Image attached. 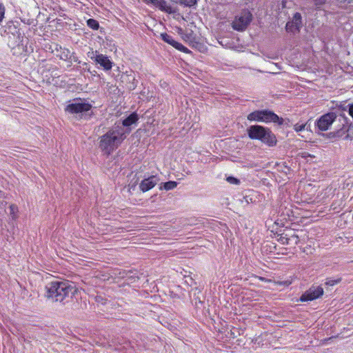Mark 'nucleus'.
Wrapping results in <instances>:
<instances>
[{"instance_id": "nucleus-26", "label": "nucleus", "mask_w": 353, "mask_h": 353, "mask_svg": "<svg viewBox=\"0 0 353 353\" xmlns=\"http://www.w3.org/2000/svg\"><path fill=\"white\" fill-rule=\"evenodd\" d=\"M339 6L343 8L348 4L353 3V0H336Z\"/></svg>"}, {"instance_id": "nucleus-38", "label": "nucleus", "mask_w": 353, "mask_h": 353, "mask_svg": "<svg viewBox=\"0 0 353 353\" xmlns=\"http://www.w3.org/2000/svg\"><path fill=\"white\" fill-rule=\"evenodd\" d=\"M244 199L247 203H249L250 201H252V199H249L248 196H245Z\"/></svg>"}, {"instance_id": "nucleus-30", "label": "nucleus", "mask_w": 353, "mask_h": 353, "mask_svg": "<svg viewBox=\"0 0 353 353\" xmlns=\"http://www.w3.org/2000/svg\"><path fill=\"white\" fill-rule=\"evenodd\" d=\"M96 301L97 303H101L102 305H104L106 303V299H105L102 296H97Z\"/></svg>"}, {"instance_id": "nucleus-29", "label": "nucleus", "mask_w": 353, "mask_h": 353, "mask_svg": "<svg viewBox=\"0 0 353 353\" xmlns=\"http://www.w3.org/2000/svg\"><path fill=\"white\" fill-rule=\"evenodd\" d=\"M288 239H290V241H294V244H296V245H297L299 241V238L298 235H296L295 234L291 235L290 237H288Z\"/></svg>"}, {"instance_id": "nucleus-41", "label": "nucleus", "mask_w": 353, "mask_h": 353, "mask_svg": "<svg viewBox=\"0 0 353 353\" xmlns=\"http://www.w3.org/2000/svg\"><path fill=\"white\" fill-rule=\"evenodd\" d=\"M74 61L78 62L79 63H81V61H79L77 58L74 59Z\"/></svg>"}, {"instance_id": "nucleus-33", "label": "nucleus", "mask_w": 353, "mask_h": 353, "mask_svg": "<svg viewBox=\"0 0 353 353\" xmlns=\"http://www.w3.org/2000/svg\"><path fill=\"white\" fill-rule=\"evenodd\" d=\"M192 34H193V32L192 30H190V32L183 33V37H182V38L185 40L190 39L192 38Z\"/></svg>"}, {"instance_id": "nucleus-3", "label": "nucleus", "mask_w": 353, "mask_h": 353, "mask_svg": "<svg viewBox=\"0 0 353 353\" xmlns=\"http://www.w3.org/2000/svg\"><path fill=\"white\" fill-rule=\"evenodd\" d=\"M248 137L252 140H259L263 143L273 147L276 145L277 140L274 134L267 127L260 125H252L247 128Z\"/></svg>"}, {"instance_id": "nucleus-32", "label": "nucleus", "mask_w": 353, "mask_h": 353, "mask_svg": "<svg viewBox=\"0 0 353 353\" xmlns=\"http://www.w3.org/2000/svg\"><path fill=\"white\" fill-rule=\"evenodd\" d=\"M70 53V51L68 50H66L65 51H63L62 52V54L61 55V59L63 60H66L68 59V54Z\"/></svg>"}, {"instance_id": "nucleus-13", "label": "nucleus", "mask_w": 353, "mask_h": 353, "mask_svg": "<svg viewBox=\"0 0 353 353\" xmlns=\"http://www.w3.org/2000/svg\"><path fill=\"white\" fill-rule=\"evenodd\" d=\"M23 41V37H21V34L18 30H16L15 33L8 34V46L11 48H14L16 47H19L21 45L23 46L21 43Z\"/></svg>"}, {"instance_id": "nucleus-11", "label": "nucleus", "mask_w": 353, "mask_h": 353, "mask_svg": "<svg viewBox=\"0 0 353 353\" xmlns=\"http://www.w3.org/2000/svg\"><path fill=\"white\" fill-rule=\"evenodd\" d=\"M160 37L164 42L170 44V46H172L176 50H178L181 52H185V53H190L191 52V51L188 48L184 46L181 43L176 41L173 39V37L172 36H170V34L164 32V33H161Z\"/></svg>"}, {"instance_id": "nucleus-10", "label": "nucleus", "mask_w": 353, "mask_h": 353, "mask_svg": "<svg viewBox=\"0 0 353 353\" xmlns=\"http://www.w3.org/2000/svg\"><path fill=\"white\" fill-rule=\"evenodd\" d=\"M302 27V17L301 13L296 12L291 21H288L285 26V30L288 32H299Z\"/></svg>"}, {"instance_id": "nucleus-28", "label": "nucleus", "mask_w": 353, "mask_h": 353, "mask_svg": "<svg viewBox=\"0 0 353 353\" xmlns=\"http://www.w3.org/2000/svg\"><path fill=\"white\" fill-rule=\"evenodd\" d=\"M306 127V123H302V124H299V123H296L294 125V130L296 131V132H301L302 130H303Z\"/></svg>"}, {"instance_id": "nucleus-31", "label": "nucleus", "mask_w": 353, "mask_h": 353, "mask_svg": "<svg viewBox=\"0 0 353 353\" xmlns=\"http://www.w3.org/2000/svg\"><path fill=\"white\" fill-rule=\"evenodd\" d=\"M5 8L4 7L0 4V23L2 21L4 17Z\"/></svg>"}, {"instance_id": "nucleus-42", "label": "nucleus", "mask_w": 353, "mask_h": 353, "mask_svg": "<svg viewBox=\"0 0 353 353\" xmlns=\"http://www.w3.org/2000/svg\"><path fill=\"white\" fill-rule=\"evenodd\" d=\"M83 65H88V63H85V62H84V63H83Z\"/></svg>"}, {"instance_id": "nucleus-23", "label": "nucleus", "mask_w": 353, "mask_h": 353, "mask_svg": "<svg viewBox=\"0 0 353 353\" xmlns=\"http://www.w3.org/2000/svg\"><path fill=\"white\" fill-rule=\"evenodd\" d=\"M278 171L287 174L290 171V168L286 165V163H282L281 164H277Z\"/></svg>"}, {"instance_id": "nucleus-14", "label": "nucleus", "mask_w": 353, "mask_h": 353, "mask_svg": "<svg viewBox=\"0 0 353 353\" xmlns=\"http://www.w3.org/2000/svg\"><path fill=\"white\" fill-rule=\"evenodd\" d=\"M157 8L168 14H174L176 12V10L168 5L165 0H159Z\"/></svg>"}, {"instance_id": "nucleus-16", "label": "nucleus", "mask_w": 353, "mask_h": 353, "mask_svg": "<svg viewBox=\"0 0 353 353\" xmlns=\"http://www.w3.org/2000/svg\"><path fill=\"white\" fill-rule=\"evenodd\" d=\"M347 130L348 129L345 125H343L341 129L336 130L335 132L337 139L343 138L344 139H348L349 134L347 133Z\"/></svg>"}, {"instance_id": "nucleus-36", "label": "nucleus", "mask_w": 353, "mask_h": 353, "mask_svg": "<svg viewBox=\"0 0 353 353\" xmlns=\"http://www.w3.org/2000/svg\"><path fill=\"white\" fill-rule=\"evenodd\" d=\"M327 136L330 139H337L335 131L327 134Z\"/></svg>"}, {"instance_id": "nucleus-2", "label": "nucleus", "mask_w": 353, "mask_h": 353, "mask_svg": "<svg viewBox=\"0 0 353 353\" xmlns=\"http://www.w3.org/2000/svg\"><path fill=\"white\" fill-rule=\"evenodd\" d=\"M123 129L115 127L100 137L99 148L104 154L110 155L125 139Z\"/></svg>"}, {"instance_id": "nucleus-1", "label": "nucleus", "mask_w": 353, "mask_h": 353, "mask_svg": "<svg viewBox=\"0 0 353 353\" xmlns=\"http://www.w3.org/2000/svg\"><path fill=\"white\" fill-rule=\"evenodd\" d=\"M46 296L52 301L62 303L67 298H71L76 291L74 283L65 281H54L46 286Z\"/></svg>"}, {"instance_id": "nucleus-7", "label": "nucleus", "mask_w": 353, "mask_h": 353, "mask_svg": "<svg viewBox=\"0 0 353 353\" xmlns=\"http://www.w3.org/2000/svg\"><path fill=\"white\" fill-rule=\"evenodd\" d=\"M336 119V114L334 112L323 114L316 121V126L319 130H327Z\"/></svg>"}, {"instance_id": "nucleus-21", "label": "nucleus", "mask_w": 353, "mask_h": 353, "mask_svg": "<svg viewBox=\"0 0 353 353\" xmlns=\"http://www.w3.org/2000/svg\"><path fill=\"white\" fill-rule=\"evenodd\" d=\"M196 3H197L196 0H180L179 1V3L181 5H184L185 6L190 7V8L196 5Z\"/></svg>"}, {"instance_id": "nucleus-15", "label": "nucleus", "mask_w": 353, "mask_h": 353, "mask_svg": "<svg viewBox=\"0 0 353 353\" xmlns=\"http://www.w3.org/2000/svg\"><path fill=\"white\" fill-rule=\"evenodd\" d=\"M139 119L138 114L136 112L131 113L128 117L122 121L123 126L128 127L135 123Z\"/></svg>"}, {"instance_id": "nucleus-40", "label": "nucleus", "mask_w": 353, "mask_h": 353, "mask_svg": "<svg viewBox=\"0 0 353 353\" xmlns=\"http://www.w3.org/2000/svg\"><path fill=\"white\" fill-rule=\"evenodd\" d=\"M259 279H260L261 281H269V280L266 279H265V278H264V277H259Z\"/></svg>"}, {"instance_id": "nucleus-8", "label": "nucleus", "mask_w": 353, "mask_h": 353, "mask_svg": "<svg viewBox=\"0 0 353 353\" xmlns=\"http://www.w3.org/2000/svg\"><path fill=\"white\" fill-rule=\"evenodd\" d=\"M252 19V14L248 11L245 12L235 19L232 23V28L237 31H243L250 23Z\"/></svg>"}, {"instance_id": "nucleus-17", "label": "nucleus", "mask_w": 353, "mask_h": 353, "mask_svg": "<svg viewBox=\"0 0 353 353\" xmlns=\"http://www.w3.org/2000/svg\"><path fill=\"white\" fill-rule=\"evenodd\" d=\"M177 182L174 181H169L168 182L162 183L161 184L160 189H163L165 190H173L177 186Z\"/></svg>"}, {"instance_id": "nucleus-12", "label": "nucleus", "mask_w": 353, "mask_h": 353, "mask_svg": "<svg viewBox=\"0 0 353 353\" xmlns=\"http://www.w3.org/2000/svg\"><path fill=\"white\" fill-rule=\"evenodd\" d=\"M159 181L157 175H152L141 181L139 184V188L143 192H145L153 188Z\"/></svg>"}, {"instance_id": "nucleus-24", "label": "nucleus", "mask_w": 353, "mask_h": 353, "mask_svg": "<svg viewBox=\"0 0 353 353\" xmlns=\"http://www.w3.org/2000/svg\"><path fill=\"white\" fill-rule=\"evenodd\" d=\"M344 111H347L349 115L353 118V103H349L342 108Z\"/></svg>"}, {"instance_id": "nucleus-34", "label": "nucleus", "mask_w": 353, "mask_h": 353, "mask_svg": "<svg viewBox=\"0 0 353 353\" xmlns=\"http://www.w3.org/2000/svg\"><path fill=\"white\" fill-rule=\"evenodd\" d=\"M145 1H146V3H148V4H152L153 6L157 7V4H158V2H159V0H145Z\"/></svg>"}, {"instance_id": "nucleus-5", "label": "nucleus", "mask_w": 353, "mask_h": 353, "mask_svg": "<svg viewBox=\"0 0 353 353\" xmlns=\"http://www.w3.org/2000/svg\"><path fill=\"white\" fill-rule=\"evenodd\" d=\"M92 108V104L85 99L75 98L65 106V111L71 114H79L82 118L91 110Z\"/></svg>"}, {"instance_id": "nucleus-6", "label": "nucleus", "mask_w": 353, "mask_h": 353, "mask_svg": "<svg viewBox=\"0 0 353 353\" xmlns=\"http://www.w3.org/2000/svg\"><path fill=\"white\" fill-rule=\"evenodd\" d=\"M88 57L92 60L96 64H99L104 70L108 71L112 69L113 62L107 55L100 54L98 51L91 50L87 53Z\"/></svg>"}, {"instance_id": "nucleus-20", "label": "nucleus", "mask_w": 353, "mask_h": 353, "mask_svg": "<svg viewBox=\"0 0 353 353\" xmlns=\"http://www.w3.org/2000/svg\"><path fill=\"white\" fill-rule=\"evenodd\" d=\"M341 281V278L333 279V278H327L325 282V284L328 286H333Z\"/></svg>"}, {"instance_id": "nucleus-39", "label": "nucleus", "mask_w": 353, "mask_h": 353, "mask_svg": "<svg viewBox=\"0 0 353 353\" xmlns=\"http://www.w3.org/2000/svg\"><path fill=\"white\" fill-rule=\"evenodd\" d=\"M283 284H284L285 285L288 286V285H290L291 284V282H290V281H284V282H283Z\"/></svg>"}, {"instance_id": "nucleus-4", "label": "nucleus", "mask_w": 353, "mask_h": 353, "mask_svg": "<svg viewBox=\"0 0 353 353\" xmlns=\"http://www.w3.org/2000/svg\"><path fill=\"white\" fill-rule=\"evenodd\" d=\"M247 119L250 121L274 123L279 125H284V119L269 110H255L250 113Z\"/></svg>"}, {"instance_id": "nucleus-35", "label": "nucleus", "mask_w": 353, "mask_h": 353, "mask_svg": "<svg viewBox=\"0 0 353 353\" xmlns=\"http://www.w3.org/2000/svg\"><path fill=\"white\" fill-rule=\"evenodd\" d=\"M313 1L316 6H322L325 3L326 0H313Z\"/></svg>"}, {"instance_id": "nucleus-22", "label": "nucleus", "mask_w": 353, "mask_h": 353, "mask_svg": "<svg viewBox=\"0 0 353 353\" xmlns=\"http://www.w3.org/2000/svg\"><path fill=\"white\" fill-rule=\"evenodd\" d=\"M287 236V234L285 236L283 234H281L280 237L278 239V241L282 245H289L290 243V239H288Z\"/></svg>"}, {"instance_id": "nucleus-37", "label": "nucleus", "mask_w": 353, "mask_h": 353, "mask_svg": "<svg viewBox=\"0 0 353 353\" xmlns=\"http://www.w3.org/2000/svg\"><path fill=\"white\" fill-rule=\"evenodd\" d=\"M177 33L180 34L181 37H183V30L181 28H177Z\"/></svg>"}, {"instance_id": "nucleus-9", "label": "nucleus", "mask_w": 353, "mask_h": 353, "mask_svg": "<svg viewBox=\"0 0 353 353\" xmlns=\"http://www.w3.org/2000/svg\"><path fill=\"white\" fill-rule=\"evenodd\" d=\"M323 289L321 286H312L300 296V301L306 302L319 299L323 294Z\"/></svg>"}, {"instance_id": "nucleus-19", "label": "nucleus", "mask_w": 353, "mask_h": 353, "mask_svg": "<svg viewBox=\"0 0 353 353\" xmlns=\"http://www.w3.org/2000/svg\"><path fill=\"white\" fill-rule=\"evenodd\" d=\"M86 23H87V26L90 28H91V29H92L94 30H97L100 28L99 23L98 22V21H97L94 19H88L87 21H86Z\"/></svg>"}, {"instance_id": "nucleus-27", "label": "nucleus", "mask_w": 353, "mask_h": 353, "mask_svg": "<svg viewBox=\"0 0 353 353\" xmlns=\"http://www.w3.org/2000/svg\"><path fill=\"white\" fill-rule=\"evenodd\" d=\"M9 210H10V214L12 215V219H15L16 216H15V214L18 211V208L17 205H11L9 208Z\"/></svg>"}, {"instance_id": "nucleus-18", "label": "nucleus", "mask_w": 353, "mask_h": 353, "mask_svg": "<svg viewBox=\"0 0 353 353\" xmlns=\"http://www.w3.org/2000/svg\"><path fill=\"white\" fill-rule=\"evenodd\" d=\"M125 275H121V277L126 278L127 281L130 283L135 282L136 280L139 279V277L136 276V273L133 274L132 272H127L124 273Z\"/></svg>"}, {"instance_id": "nucleus-25", "label": "nucleus", "mask_w": 353, "mask_h": 353, "mask_svg": "<svg viewBox=\"0 0 353 353\" xmlns=\"http://www.w3.org/2000/svg\"><path fill=\"white\" fill-rule=\"evenodd\" d=\"M226 181L231 184L239 185L240 183V180L232 176H228Z\"/></svg>"}]
</instances>
